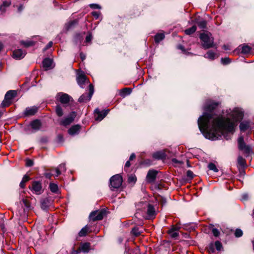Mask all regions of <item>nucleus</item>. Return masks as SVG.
<instances>
[{"label":"nucleus","mask_w":254,"mask_h":254,"mask_svg":"<svg viewBox=\"0 0 254 254\" xmlns=\"http://www.w3.org/2000/svg\"><path fill=\"white\" fill-rule=\"evenodd\" d=\"M187 176L190 179H192L193 178V174L190 170L187 171Z\"/></svg>","instance_id":"09e8293b"},{"label":"nucleus","mask_w":254,"mask_h":254,"mask_svg":"<svg viewBox=\"0 0 254 254\" xmlns=\"http://www.w3.org/2000/svg\"><path fill=\"white\" fill-rule=\"evenodd\" d=\"M166 154L163 151H157L153 154V157L155 159H162L165 158Z\"/></svg>","instance_id":"a878e982"},{"label":"nucleus","mask_w":254,"mask_h":254,"mask_svg":"<svg viewBox=\"0 0 254 254\" xmlns=\"http://www.w3.org/2000/svg\"><path fill=\"white\" fill-rule=\"evenodd\" d=\"M110 187L113 189H118L122 184L123 179L119 174L112 176L110 179Z\"/></svg>","instance_id":"423d86ee"},{"label":"nucleus","mask_w":254,"mask_h":254,"mask_svg":"<svg viewBox=\"0 0 254 254\" xmlns=\"http://www.w3.org/2000/svg\"><path fill=\"white\" fill-rule=\"evenodd\" d=\"M80 58H81V60L82 61H84L85 59V58H86L85 54H84L82 52L80 53Z\"/></svg>","instance_id":"6e6d98bb"},{"label":"nucleus","mask_w":254,"mask_h":254,"mask_svg":"<svg viewBox=\"0 0 254 254\" xmlns=\"http://www.w3.org/2000/svg\"><path fill=\"white\" fill-rule=\"evenodd\" d=\"M238 146L240 150L243 151L246 154L250 153L252 150L249 145H247L244 142V137L240 135L238 139Z\"/></svg>","instance_id":"9b49d317"},{"label":"nucleus","mask_w":254,"mask_h":254,"mask_svg":"<svg viewBox=\"0 0 254 254\" xmlns=\"http://www.w3.org/2000/svg\"><path fill=\"white\" fill-rule=\"evenodd\" d=\"M71 97L66 93L60 92L57 94L56 96L57 100L60 102L62 104L68 103Z\"/></svg>","instance_id":"f8f14e48"},{"label":"nucleus","mask_w":254,"mask_h":254,"mask_svg":"<svg viewBox=\"0 0 254 254\" xmlns=\"http://www.w3.org/2000/svg\"><path fill=\"white\" fill-rule=\"evenodd\" d=\"M89 228L86 225L79 232V236L80 237H83L86 235Z\"/></svg>","instance_id":"c9c22d12"},{"label":"nucleus","mask_w":254,"mask_h":254,"mask_svg":"<svg viewBox=\"0 0 254 254\" xmlns=\"http://www.w3.org/2000/svg\"><path fill=\"white\" fill-rule=\"evenodd\" d=\"M169 234L172 238H176L179 235L178 233L173 229L169 230Z\"/></svg>","instance_id":"37998d69"},{"label":"nucleus","mask_w":254,"mask_h":254,"mask_svg":"<svg viewBox=\"0 0 254 254\" xmlns=\"http://www.w3.org/2000/svg\"><path fill=\"white\" fill-rule=\"evenodd\" d=\"M209 228L211 230L213 235L215 237H217L220 235V233L219 231L217 229L215 228V227L213 225H212V224L210 225Z\"/></svg>","instance_id":"2f4dec72"},{"label":"nucleus","mask_w":254,"mask_h":254,"mask_svg":"<svg viewBox=\"0 0 254 254\" xmlns=\"http://www.w3.org/2000/svg\"><path fill=\"white\" fill-rule=\"evenodd\" d=\"M76 80L78 85L82 88H85V84L89 83L86 75L82 73L78 74Z\"/></svg>","instance_id":"f3484780"},{"label":"nucleus","mask_w":254,"mask_h":254,"mask_svg":"<svg viewBox=\"0 0 254 254\" xmlns=\"http://www.w3.org/2000/svg\"><path fill=\"white\" fill-rule=\"evenodd\" d=\"M78 23V19H74L72 21H70L65 24L64 28L66 30L73 28Z\"/></svg>","instance_id":"5701e85b"},{"label":"nucleus","mask_w":254,"mask_h":254,"mask_svg":"<svg viewBox=\"0 0 254 254\" xmlns=\"http://www.w3.org/2000/svg\"><path fill=\"white\" fill-rule=\"evenodd\" d=\"M52 45H53V42L52 41L50 42L47 45V46L45 47V48H44V50H46L50 48V47H51L52 46Z\"/></svg>","instance_id":"5fc2aeb1"},{"label":"nucleus","mask_w":254,"mask_h":254,"mask_svg":"<svg viewBox=\"0 0 254 254\" xmlns=\"http://www.w3.org/2000/svg\"><path fill=\"white\" fill-rule=\"evenodd\" d=\"M135 157V155L134 153H132L129 157V161L132 160Z\"/></svg>","instance_id":"bf43d9fd"},{"label":"nucleus","mask_w":254,"mask_h":254,"mask_svg":"<svg viewBox=\"0 0 254 254\" xmlns=\"http://www.w3.org/2000/svg\"><path fill=\"white\" fill-rule=\"evenodd\" d=\"M38 109L36 106L27 107L24 112V115L27 117L33 116L37 112Z\"/></svg>","instance_id":"6ab92c4d"},{"label":"nucleus","mask_w":254,"mask_h":254,"mask_svg":"<svg viewBox=\"0 0 254 254\" xmlns=\"http://www.w3.org/2000/svg\"><path fill=\"white\" fill-rule=\"evenodd\" d=\"M172 162L175 163H181V161H178L177 159L175 158H173L172 160Z\"/></svg>","instance_id":"680f3d73"},{"label":"nucleus","mask_w":254,"mask_h":254,"mask_svg":"<svg viewBox=\"0 0 254 254\" xmlns=\"http://www.w3.org/2000/svg\"><path fill=\"white\" fill-rule=\"evenodd\" d=\"M49 189L53 193H58L59 192L58 186L56 184L51 183L49 184Z\"/></svg>","instance_id":"c756f323"},{"label":"nucleus","mask_w":254,"mask_h":254,"mask_svg":"<svg viewBox=\"0 0 254 254\" xmlns=\"http://www.w3.org/2000/svg\"><path fill=\"white\" fill-rule=\"evenodd\" d=\"M227 113L229 117L225 120L223 118V137L228 140L230 138V136L228 134L225 135L224 131L233 134L235 131L238 122L243 118L244 113L239 108H235L233 110H230V112L227 111Z\"/></svg>","instance_id":"f03ea898"},{"label":"nucleus","mask_w":254,"mask_h":254,"mask_svg":"<svg viewBox=\"0 0 254 254\" xmlns=\"http://www.w3.org/2000/svg\"><path fill=\"white\" fill-rule=\"evenodd\" d=\"M137 251V250H134L132 249H129L126 248V251L125 252V254H134L135 252Z\"/></svg>","instance_id":"de8ad7c7"},{"label":"nucleus","mask_w":254,"mask_h":254,"mask_svg":"<svg viewBox=\"0 0 254 254\" xmlns=\"http://www.w3.org/2000/svg\"><path fill=\"white\" fill-rule=\"evenodd\" d=\"M89 92L88 94H83L78 99V102L80 103L84 102L86 103L89 101L94 93V86L92 84H89L88 85Z\"/></svg>","instance_id":"0eeeda50"},{"label":"nucleus","mask_w":254,"mask_h":254,"mask_svg":"<svg viewBox=\"0 0 254 254\" xmlns=\"http://www.w3.org/2000/svg\"><path fill=\"white\" fill-rule=\"evenodd\" d=\"M158 172L154 170H150L148 171L146 180L148 183H153L155 181Z\"/></svg>","instance_id":"dca6fc26"},{"label":"nucleus","mask_w":254,"mask_h":254,"mask_svg":"<svg viewBox=\"0 0 254 254\" xmlns=\"http://www.w3.org/2000/svg\"><path fill=\"white\" fill-rule=\"evenodd\" d=\"M199 38L201 45L204 49H207L213 47L214 40L210 32L205 31L200 33Z\"/></svg>","instance_id":"7ed1b4c3"},{"label":"nucleus","mask_w":254,"mask_h":254,"mask_svg":"<svg viewBox=\"0 0 254 254\" xmlns=\"http://www.w3.org/2000/svg\"><path fill=\"white\" fill-rule=\"evenodd\" d=\"M222 247V244L219 241H216L215 243H210L207 248L209 253H214L215 250L220 251Z\"/></svg>","instance_id":"ddd939ff"},{"label":"nucleus","mask_w":254,"mask_h":254,"mask_svg":"<svg viewBox=\"0 0 254 254\" xmlns=\"http://www.w3.org/2000/svg\"><path fill=\"white\" fill-rule=\"evenodd\" d=\"M44 176L46 178L50 179L51 177L53 176V174L50 173H45Z\"/></svg>","instance_id":"864d4df0"},{"label":"nucleus","mask_w":254,"mask_h":254,"mask_svg":"<svg viewBox=\"0 0 254 254\" xmlns=\"http://www.w3.org/2000/svg\"><path fill=\"white\" fill-rule=\"evenodd\" d=\"M80 34H77L76 35V38H79V39H80Z\"/></svg>","instance_id":"774afa93"},{"label":"nucleus","mask_w":254,"mask_h":254,"mask_svg":"<svg viewBox=\"0 0 254 254\" xmlns=\"http://www.w3.org/2000/svg\"><path fill=\"white\" fill-rule=\"evenodd\" d=\"M55 111L58 117H62L64 115L63 110L60 105H57L56 106Z\"/></svg>","instance_id":"f704fd0d"},{"label":"nucleus","mask_w":254,"mask_h":254,"mask_svg":"<svg viewBox=\"0 0 254 254\" xmlns=\"http://www.w3.org/2000/svg\"><path fill=\"white\" fill-rule=\"evenodd\" d=\"M223 49H225V50H229V49L228 48H227L226 46L225 45H223Z\"/></svg>","instance_id":"338daca9"},{"label":"nucleus","mask_w":254,"mask_h":254,"mask_svg":"<svg viewBox=\"0 0 254 254\" xmlns=\"http://www.w3.org/2000/svg\"><path fill=\"white\" fill-rule=\"evenodd\" d=\"M80 127L79 125H75L71 127L68 130L69 134L73 135L78 133Z\"/></svg>","instance_id":"b1692460"},{"label":"nucleus","mask_w":254,"mask_h":254,"mask_svg":"<svg viewBox=\"0 0 254 254\" xmlns=\"http://www.w3.org/2000/svg\"><path fill=\"white\" fill-rule=\"evenodd\" d=\"M136 229L135 228H133L132 229V231L135 236H138L139 234V232H136Z\"/></svg>","instance_id":"4d7b16f0"},{"label":"nucleus","mask_w":254,"mask_h":254,"mask_svg":"<svg viewBox=\"0 0 254 254\" xmlns=\"http://www.w3.org/2000/svg\"><path fill=\"white\" fill-rule=\"evenodd\" d=\"M165 35L163 33H157L154 36V40L156 43H159L160 41L164 39Z\"/></svg>","instance_id":"72a5a7b5"},{"label":"nucleus","mask_w":254,"mask_h":254,"mask_svg":"<svg viewBox=\"0 0 254 254\" xmlns=\"http://www.w3.org/2000/svg\"><path fill=\"white\" fill-rule=\"evenodd\" d=\"M131 92V89L129 88H125L123 89L120 92V95L122 97H125L127 95H129Z\"/></svg>","instance_id":"7c9ffc66"},{"label":"nucleus","mask_w":254,"mask_h":254,"mask_svg":"<svg viewBox=\"0 0 254 254\" xmlns=\"http://www.w3.org/2000/svg\"><path fill=\"white\" fill-rule=\"evenodd\" d=\"M204 57L209 60H213L217 58L218 57V55L216 53L210 50L207 52Z\"/></svg>","instance_id":"393cba45"},{"label":"nucleus","mask_w":254,"mask_h":254,"mask_svg":"<svg viewBox=\"0 0 254 254\" xmlns=\"http://www.w3.org/2000/svg\"><path fill=\"white\" fill-rule=\"evenodd\" d=\"M130 166V161H127L126 163L125 167H129Z\"/></svg>","instance_id":"e2e57ef3"},{"label":"nucleus","mask_w":254,"mask_h":254,"mask_svg":"<svg viewBox=\"0 0 254 254\" xmlns=\"http://www.w3.org/2000/svg\"><path fill=\"white\" fill-rule=\"evenodd\" d=\"M90 247V244L89 243H85L80 247L79 250L84 253H88L89 251Z\"/></svg>","instance_id":"bb28decb"},{"label":"nucleus","mask_w":254,"mask_h":254,"mask_svg":"<svg viewBox=\"0 0 254 254\" xmlns=\"http://www.w3.org/2000/svg\"><path fill=\"white\" fill-rule=\"evenodd\" d=\"M32 190L34 191L37 194H40L42 192L41 184L38 181H34L32 182L31 189L29 188Z\"/></svg>","instance_id":"a211bd4d"},{"label":"nucleus","mask_w":254,"mask_h":254,"mask_svg":"<svg viewBox=\"0 0 254 254\" xmlns=\"http://www.w3.org/2000/svg\"><path fill=\"white\" fill-rule=\"evenodd\" d=\"M198 27L201 29H204L206 27V21L203 20L197 22V23Z\"/></svg>","instance_id":"58836bf2"},{"label":"nucleus","mask_w":254,"mask_h":254,"mask_svg":"<svg viewBox=\"0 0 254 254\" xmlns=\"http://www.w3.org/2000/svg\"><path fill=\"white\" fill-rule=\"evenodd\" d=\"M109 111V110H106L100 111L99 109H96L94 111L95 120L98 121H102L107 115Z\"/></svg>","instance_id":"4468645a"},{"label":"nucleus","mask_w":254,"mask_h":254,"mask_svg":"<svg viewBox=\"0 0 254 254\" xmlns=\"http://www.w3.org/2000/svg\"><path fill=\"white\" fill-rule=\"evenodd\" d=\"M231 62V60L229 58H223V64H228Z\"/></svg>","instance_id":"3c124183"},{"label":"nucleus","mask_w":254,"mask_h":254,"mask_svg":"<svg viewBox=\"0 0 254 254\" xmlns=\"http://www.w3.org/2000/svg\"><path fill=\"white\" fill-rule=\"evenodd\" d=\"M53 61L50 58H46L43 61V66L45 70H48L53 68Z\"/></svg>","instance_id":"412c9836"},{"label":"nucleus","mask_w":254,"mask_h":254,"mask_svg":"<svg viewBox=\"0 0 254 254\" xmlns=\"http://www.w3.org/2000/svg\"><path fill=\"white\" fill-rule=\"evenodd\" d=\"M31 129H27V133H33L39 130L42 127V123L40 120L36 119L30 123Z\"/></svg>","instance_id":"9d476101"},{"label":"nucleus","mask_w":254,"mask_h":254,"mask_svg":"<svg viewBox=\"0 0 254 254\" xmlns=\"http://www.w3.org/2000/svg\"><path fill=\"white\" fill-rule=\"evenodd\" d=\"M243 234V232L242 230L240 229H237L235 230V232L234 233L235 236L237 238L241 237V236H242Z\"/></svg>","instance_id":"c03bdc74"},{"label":"nucleus","mask_w":254,"mask_h":254,"mask_svg":"<svg viewBox=\"0 0 254 254\" xmlns=\"http://www.w3.org/2000/svg\"><path fill=\"white\" fill-rule=\"evenodd\" d=\"M23 9L22 5H20L18 8V11L20 12Z\"/></svg>","instance_id":"0e129e2a"},{"label":"nucleus","mask_w":254,"mask_h":254,"mask_svg":"<svg viewBox=\"0 0 254 254\" xmlns=\"http://www.w3.org/2000/svg\"><path fill=\"white\" fill-rule=\"evenodd\" d=\"M29 180V177L27 175H24L22 178V181H21L19 186L21 188H24L25 187V183L27 182Z\"/></svg>","instance_id":"e433bc0d"},{"label":"nucleus","mask_w":254,"mask_h":254,"mask_svg":"<svg viewBox=\"0 0 254 254\" xmlns=\"http://www.w3.org/2000/svg\"><path fill=\"white\" fill-rule=\"evenodd\" d=\"M89 6L92 9H101V7L100 5L96 3H91L89 4Z\"/></svg>","instance_id":"49530a36"},{"label":"nucleus","mask_w":254,"mask_h":254,"mask_svg":"<svg viewBox=\"0 0 254 254\" xmlns=\"http://www.w3.org/2000/svg\"><path fill=\"white\" fill-rule=\"evenodd\" d=\"M178 48L180 50H181L182 51H185V48L183 46L181 45H179L178 46Z\"/></svg>","instance_id":"052dcab7"},{"label":"nucleus","mask_w":254,"mask_h":254,"mask_svg":"<svg viewBox=\"0 0 254 254\" xmlns=\"http://www.w3.org/2000/svg\"><path fill=\"white\" fill-rule=\"evenodd\" d=\"M137 206L138 208L140 206H143L144 208L147 207V216L146 217V219H152L155 217L156 213L155 209L152 205L150 204L147 202H141L138 204Z\"/></svg>","instance_id":"39448f33"},{"label":"nucleus","mask_w":254,"mask_h":254,"mask_svg":"<svg viewBox=\"0 0 254 254\" xmlns=\"http://www.w3.org/2000/svg\"><path fill=\"white\" fill-rule=\"evenodd\" d=\"M218 103H209L205 106V112L197 121L201 132L211 140L220 139L222 135V112L218 110Z\"/></svg>","instance_id":"f257e3e1"},{"label":"nucleus","mask_w":254,"mask_h":254,"mask_svg":"<svg viewBox=\"0 0 254 254\" xmlns=\"http://www.w3.org/2000/svg\"><path fill=\"white\" fill-rule=\"evenodd\" d=\"M0 227L2 229V230L3 231V232H4L5 231V227H4V224H3V223L0 224Z\"/></svg>","instance_id":"13d9d810"},{"label":"nucleus","mask_w":254,"mask_h":254,"mask_svg":"<svg viewBox=\"0 0 254 254\" xmlns=\"http://www.w3.org/2000/svg\"><path fill=\"white\" fill-rule=\"evenodd\" d=\"M10 4L11 3L9 1H4L2 4L0 5V11H1L2 13H4L6 11V8L9 6Z\"/></svg>","instance_id":"cd10ccee"},{"label":"nucleus","mask_w":254,"mask_h":254,"mask_svg":"<svg viewBox=\"0 0 254 254\" xmlns=\"http://www.w3.org/2000/svg\"><path fill=\"white\" fill-rule=\"evenodd\" d=\"M21 43L25 47H29L34 45V43L33 41H21Z\"/></svg>","instance_id":"a19ab883"},{"label":"nucleus","mask_w":254,"mask_h":254,"mask_svg":"<svg viewBox=\"0 0 254 254\" xmlns=\"http://www.w3.org/2000/svg\"><path fill=\"white\" fill-rule=\"evenodd\" d=\"M92 39V36L91 34H89L86 36V39H85V42L87 43L90 42L91 41Z\"/></svg>","instance_id":"8fccbe9b"},{"label":"nucleus","mask_w":254,"mask_h":254,"mask_svg":"<svg viewBox=\"0 0 254 254\" xmlns=\"http://www.w3.org/2000/svg\"><path fill=\"white\" fill-rule=\"evenodd\" d=\"M238 164L244 167L246 166V161L244 158H243L242 156H239L238 158Z\"/></svg>","instance_id":"4c0bfd02"},{"label":"nucleus","mask_w":254,"mask_h":254,"mask_svg":"<svg viewBox=\"0 0 254 254\" xmlns=\"http://www.w3.org/2000/svg\"><path fill=\"white\" fill-rule=\"evenodd\" d=\"M2 48H3V45L2 44V43H0V51L1 50Z\"/></svg>","instance_id":"69168bd1"},{"label":"nucleus","mask_w":254,"mask_h":254,"mask_svg":"<svg viewBox=\"0 0 254 254\" xmlns=\"http://www.w3.org/2000/svg\"><path fill=\"white\" fill-rule=\"evenodd\" d=\"M33 161L29 159H26L25 160V165L27 167H31L33 165Z\"/></svg>","instance_id":"a18cd8bd"},{"label":"nucleus","mask_w":254,"mask_h":254,"mask_svg":"<svg viewBox=\"0 0 254 254\" xmlns=\"http://www.w3.org/2000/svg\"><path fill=\"white\" fill-rule=\"evenodd\" d=\"M17 92L15 90H9L7 91L5 96L4 98L1 103L0 107L4 108L9 106L11 103L12 100L16 96Z\"/></svg>","instance_id":"20e7f679"},{"label":"nucleus","mask_w":254,"mask_h":254,"mask_svg":"<svg viewBox=\"0 0 254 254\" xmlns=\"http://www.w3.org/2000/svg\"><path fill=\"white\" fill-rule=\"evenodd\" d=\"M240 47H241L242 53L244 54L249 53L251 50V48L247 45L243 44L240 46Z\"/></svg>","instance_id":"c85d7f7f"},{"label":"nucleus","mask_w":254,"mask_h":254,"mask_svg":"<svg viewBox=\"0 0 254 254\" xmlns=\"http://www.w3.org/2000/svg\"><path fill=\"white\" fill-rule=\"evenodd\" d=\"M99 14H100V12H97V11H93L92 12V15L93 16H94L96 19L99 18Z\"/></svg>","instance_id":"603ef678"},{"label":"nucleus","mask_w":254,"mask_h":254,"mask_svg":"<svg viewBox=\"0 0 254 254\" xmlns=\"http://www.w3.org/2000/svg\"><path fill=\"white\" fill-rule=\"evenodd\" d=\"M76 114L75 112H71L67 117L61 121V125L66 126L70 124L74 120Z\"/></svg>","instance_id":"2eb2a0df"},{"label":"nucleus","mask_w":254,"mask_h":254,"mask_svg":"<svg viewBox=\"0 0 254 254\" xmlns=\"http://www.w3.org/2000/svg\"><path fill=\"white\" fill-rule=\"evenodd\" d=\"M136 181V178L135 175H131L128 176V182L134 184Z\"/></svg>","instance_id":"ea45409f"},{"label":"nucleus","mask_w":254,"mask_h":254,"mask_svg":"<svg viewBox=\"0 0 254 254\" xmlns=\"http://www.w3.org/2000/svg\"><path fill=\"white\" fill-rule=\"evenodd\" d=\"M26 55V52L21 49H17L13 51L12 57L16 60H20L23 58Z\"/></svg>","instance_id":"aec40b11"},{"label":"nucleus","mask_w":254,"mask_h":254,"mask_svg":"<svg viewBox=\"0 0 254 254\" xmlns=\"http://www.w3.org/2000/svg\"><path fill=\"white\" fill-rule=\"evenodd\" d=\"M66 169L65 167V164L64 163H63L59 165V166L56 168V175L55 177H58L60 175H61L62 173L65 172Z\"/></svg>","instance_id":"4be33fe9"},{"label":"nucleus","mask_w":254,"mask_h":254,"mask_svg":"<svg viewBox=\"0 0 254 254\" xmlns=\"http://www.w3.org/2000/svg\"><path fill=\"white\" fill-rule=\"evenodd\" d=\"M254 127V123L250 121H244L242 122L239 126L241 132L248 131V134L251 133L252 128Z\"/></svg>","instance_id":"1a4fd4ad"},{"label":"nucleus","mask_w":254,"mask_h":254,"mask_svg":"<svg viewBox=\"0 0 254 254\" xmlns=\"http://www.w3.org/2000/svg\"><path fill=\"white\" fill-rule=\"evenodd\" d=\"M196 30V26L195 25L192 26L191 27L185 30L186 34L190 35L195 32Z\"/></svg>","instance_id":"473e14b6"},{"label":"nucleus","mask_w":254,"mask_h":254,"mask_svg":"<svg viewBox=\"0 0 254 254\" xmlns=\"http://www.w3.org/2000/svg\"><path fill=\"white\" fill-rule=\"evenodd\" d=\"M106 211L104 209L97 210L91 212L89 218L93 221L101 220L105 216Z\"/></svg>","instance_id":"6e6552de"},{"label":"nucleus","mask_w":254,"mask_h":254,"mask_svg":"<svg viewBox=\"0 0 254 254\" xmlns=\"http://www.w3.org/2000/svg\"><path fill=\"white\" fill-rule=\"evenodd\" d=\"M208 167L210 170H213L215 172H218V169L217 168L216 165L214 163H209L208 164Z\"/></svg>","instance_id":"79ce46f5"}]
</instances>
